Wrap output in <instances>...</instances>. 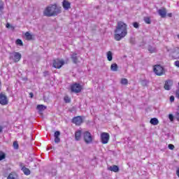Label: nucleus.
I'll list each match as a JSON object with an SVG mask.
<instances>
[{"instance_id": "obj_20", "label": "nucleus", "mask_w": 179, "mask_h": 179, "mask_svg": "<svg viewBox=\"0 0 179 179\" xmlns=\"http://www.w3.org/2000/svg\"><path fill=\"white\" fill-rule=\"evenodd\" d=\"M110 70L113 72H117V71H118V65H117L115 63L112 64L110 66Z\"/></svg>"}, {"instance_id": "obj_3", "label": "nucleus", "mask_w": 179, "mask_h": 179, "mask_svg": "<svg viewBox=\"0 0 179 179\" xmlns=\"http://www.w3.org/2000/svg\"><path fill=\"white\" fill-rule=\"evenodd\" d=\"M83 136L84 142H85L87 145H89L92 143V142H93V136H92V134H90V132L85 131L83 134Z\"/></svg>"}, {"instance_id": "obj_33", "label": "nucleus", "mask_w": 179, "mask_h": 179, "mask_svg": "<svg viewBox=\"0 0 179 179\" xmlns=\"http://www.w3.org/2000/svg\"><path fill=\"white\" fill-rule=\"evenodd\" d=\"M169 119L170 120V121L171 122H173V121H174V115H173V114H169Z\"/></svg>"}, {"instance_id": "obj_35", "label": "nucleus", "mask_w": 179, "mask_h": 179, "mask_svg": "<svg viewBox=\"0 0 179 179\" xmlns=\"http://www.w3.org/2000/svg\"><path fill=\"white\" fill-rule=\"evenodd\" d=\"M168 148H169V149H170V150H174V145H173V144H169V145H168Z\"/></svg>"}, {"instance_id": "obj_40", "label": "nucleus", "mask_w": 179, "mask_h": 179, "mask_svg": "<svg viewBox=\"0 0 179 179\" xmlns=\"http://www.w3.org/2000/svg\"><path fill=\"white\" fill-rule=\"evenodd\" d=\"M3 131V127L0 126V134H2Z\"/></svg>"}, {"instance_id": "obj_30", "label": "nucleus", "mask_w": 179, "mask_h": 179, "mask_svg": "<svg viewBox=\"0 0 179 179\" xmlns=\"http://www.w3.org/2000/svg\"><path fill=\"white\" fill-rule=\"evenodd\" d=\"M13 146L14 149H16V150L19 149V143H17V141H14Z\"/></svg>"}, {"instance_id": "obj_45", "label": "nucleus", "mask_w": 179, "mask_h": 179, "mask_svg": "<svg viewBox=\"0 0 179 179\" xmlns=\"http://www.w3.org/2000/svg\"><path fill=\"white\" fill-rule=\"evenodd\" d=\"M29 95H30V97H31V98L34 96V95L33 94V93H31V92L29 94Z\"/></svg>"}, {"instance_id": "obj_8", "label": "nucleus", "mask_w": 179, "mask_h": 179, "mask_svg": "<svg viewBox=\"0 0 179 179\" xmlns=\"http://www.w3.org/2000/svg\"><path fill=\"white\" fill-rule=\"evenodd\" d=\"M71 90L74 93H80L82 92V85L78 83H74L71 86Z\"/></svg>"}, {"instance_id": "obj_12", "label": "nucleus", "mask_w": 179, "mask_h": 179, "mask_svg": "<svg viewBox=\"0 0 179 179\" xmlns=\"http://www.w3.org/2000/svg\"><path fill=\"white\" fill-rule=\"evenodd\" d=\"M171 86H173V80H168L165 82L164 87L165 90H170V89H171Z\"/></svg>"}, {"instance_id": "obj_42", "label": "nucleus", "mask_w": 179, "mask_h": 179, "mask_svg": "<svg viewBox=\"0 0 179 179\" xmlns=\"http://www.w3.org/2000/svg\"><path fill=\"white\" fill-rule=\"evenodd\" d=\"M176 176L179 178V168L176 171Z\"/></svg>"}, {"instance_id": "obj_24", "label": "nucleus", "mask_w": 179, "mask_h": 179, "mask_svg": "<svg viewBox=\"0 0 179 179\" xmlns=\"http://www.w3.org/2000/svg\"><path fill=\"white\" fill-rule=\"evenodd\" d=\"M25 37L27 40H33V35L30 34V32H26L25 33Z\"/></svg>"}, {"instance_id": "obj_9", "label": "nucleus", "mask_w": 179, "mask_h": 179, "mask_svg": "<svg viewBox=\"0 0 179 179\" xmlns=\"http://www.w3.org/2000/svg\"><path fill=\"white\" fill-rule=\"evenodd\" d=\"M110 140V135L108 133L103 132L101 134V141L103 145L106 143H108V141Z\"/></svg>"}, {"instance_id": "obj_21", "label": "nucleus", "mask_w": 179, "mask_h": 179, "mask_svg": "<svg viewBox=\"0 0 179 179\" xmlns=\"http://www.w3.org/2000/svg\"><path fill=\"white\" fill-rule=\"evenodd\" d=\"M47 108V106H44V105H38L37 106V110L39 111V113H43V111H44V110H45Z\"/></svg>"}, {"instance_id": "obj_38", "label": "nucleus", "mask_w": 179, "mask_h": 179, "mask_svg": "<svg viewBox=\"0 0 179 179\" xmlns=\"http://www.w3.org/2000/svg\"><path fill=\"white\" fill-rule=\"evenodd\" d=\"M174 65L175 66H177V68H179V61H176L174 62Z\"/></svg>"}, {"instance_id": "obj_41", "label": "nucleus", "mask_w": 179, "mask_h": 179, "mask_svg": "<svg viewBox=\"0 0 179 179\" xmlns=\"http://www.w3.org/2000/svg\"><path fill=\"white\" fill-rule=\"evenodd\" d=\"M176 120L177 121H179V113L176 114Z\"/></svg>"}, {"instance_id": "obj_34", "label": "nucleus", "mask_w": 179, "mask_h": 179, "mask_svg": "<svg viewBox=\"0 0 179 179\" xmlns=\"http://www.w3.org/2000/svg\"><path fill=\"white\" fill-rule=\"evenodd\" d=\"M3 10V2L0 3V15L1 13H2V11Z\"/></svg>"}, {"instance_id": "obj_18", "label": "nucleus", "mask_w": 179, "mask_h": 179, "mask_svg": "<svg viewBox=\"0 0 179 179\" xmlns=\"http://www.w3.org/2000/svg\"><path fill=\"white\" fill-rule=\"evenodd\" d=\"M7 179H17V174H16L15 172H11L9 173Z\"/></svg>"}, {"instance_id": "obj_1", "label": "nucleus", "mask_w": 179, "mask_h": 179, "mask_svg": "<svg viewBox=\"0 0 179 179\" xmlns=\"http://www.w3.org/2000/svg\"><path fill=\"white\" fill-rule=\"evenodd\" d=\"M127 27V24L124 22L121 21L117 22V26L115 30V40L116 41H121L128 34Z\"/></svg>"}, {"instance_id": "obj_11", "label": "nucleus", "mask_w": 179, "mask_h": 179, "mask_svg": "<svg viewBox=\"0 0 179 179\" xmlns=\"http://www.w3.org/2000/svg\"><path fill=\"white\" fill-rule=\"evenodd\" d=\"M0 104L1 106H6L8 104V97L4 94H0Z\"/></svg>"}, {"instance_id": "obj_7", "label": "nucleus", "mask_w": 179, "mask_h": 179, "mask_svg": "<svg viewBox=\"0 0 179 179\" xmlns=\"http://www.w3.org/2000/svg\"><path fill=\"white\" fill-rule=\"evenodd\" d=\"M64 64H65V62L64 61V59H56L53 62V66L57 69H59L62 68L63 65Z\"/></svg>"}, {"instance_id": "obj_5", "label": "nucleus", "mask_w": 179, "mask_h": 179, "mask_svg": "<svg viewBox=\"0 0 179 179\" xmlns=\"http://www.w3.org/2000/svg\"><path fill=\"white\" fill-rule=\"evenodd\" d=\"M168 52L172 55L173 58L179 59V48H175L173 50L166 48Z\"/></svg>"}, {"instance_id": "obj_14", "label": "nucleus", "mask_w": 179, "mask_h": 179, "mask_svg": "<svg viewBox=\"0 0 179 179\" xmlns=\"http://www.w3.org/2000/svg\"><path fill=\"white\" fill-rule=\"evenodd\" d=\"M61 132H59V131H57L55 132L54 137L55 143H59V142H61V138H59Z\"/></svg>"}, {"instance_id": "obj_17", "label": "nucleus", "mask_w": 179, "mask_h": 179, "mask_svg": "<svg viewBox=\"0 0 179 179\" xmlns=\"http://www.w3.org/2000/svg\"><path fill=\"white\" fill-rule=\"evenodd\" d=\"M108 170H110V171H113L114 173H118V171H120V168L118 166L114 165L113 166H110Z\"/></svg>"}, {"instance_id": "obj_46", "label": "nucleus", "mask_w": 179, "mask_h": 179, "mask_svg": "<svg viewBox=\"0 0 179 179\" xmlns=\"http://www.w3.org/2000/svg\"><path fill=\"white\" fill-rule=\"evenodd\" d=\"M130 42L131 43V44H134V41L131 40Z\"/></svg>"}, {"instance_id": "obj_47", "label": "nucleus", "mask_w": 179, "mask_h": 179, "mask_svg": "<svg viewBox=\"0 0 179 179\" xmlns=\"http://www.w3.org/2000/svg\"><path fill=\"white\" fill-rule=\"evenodd\" d=\"M1 85H2V83H1V80H0V87H1Z\"/></svg>"}, {"instance_id": "obj_16", "label": "nucleus", "mask_w": 179, "mask_h": 179, "mask_svg": "<svg viewBox=\"0 0 179 179\" xmlns=\"http://www.w3.org/2000/svg\"><path fill=\"white\" fill-rule=\"evenodd\" d=\"M76 141H80V138H82V130H78L75 133Z\"/></svg>"}, {"instance_id": "obj_25", "label": "nucleus", "mask_w": 179, "mask_h": 179, "mask_svg": "<svg viewBox=\"0 0 179 179\" xmlns=\"http://www.w3.org/2000/svg\"><path fill=\"white\" fill-rule=\"evenodd\" d=\"M107 58L108 61H113V52L111 51L107 52Z\"/></svg>"}, {"instance_id": "obj_19", "label": "nucleus", "mask_w": 179, "mask_h": 179, "mask_svg": "<svg viewBox=\"0 0 179 179\" xmlns=\"http://www.w3.org/2000/svg\"><path fill=\"white\" fill-rule=\"evenodd\" d=\"M22 171H23L24 174L25 176H30V169L26 168V166L22 167Z\"/></svg>"}, {"instance_id": "obj_39", "label": "nucleus", "mask_w": 179, "mask_h": 179, "mask_svg": "<svg viewBox=\"0 0 179 179\" xmlns=\"http://www.w3.org/2000/svg\"><path fill=\"white\" fill-rule=\"evenodd\" d=\"M170 101H171V103H173V101H174V96H170Z\"/></svg>"}, {"instance_id": "obj_13", "label": "nucleus", "mask_w": 179, "mask_h": 179, "mask_svg": "<svg viewBox=\"0 0 179 179\" xmlns=\"http://www.w3.org/2000/svg\"><path fill=\"white\" fill-rule=\"evenodd\" d=\"M62 6L64 10H68L71 9V2L68 1V0H64L62 2Z\"/></svg>"}, {"instance_id": "obj_15", "label": "nucleus", "mask_w": 179, "mask_h": 179, "mask_svg": "<svg viewBox=\"0 0 179 179\" xmlns=\"http://www.w3.org/2000/svg\"><path fill=\"white\" fill-rule=\"evenodd\" d=\"M158 14L161 17H166V15H167V11L166 10V8H162L158 10Z\"/></svg>"}, {"instance_id": "obj_37", "label": "nucleus", "mask_w": 179, "mask_h": 179, "mask_svg": "<svg viewBox=\"0 0 179 179\" xmlns=\"http://www.w3.org/2000/svg\"><path fill=\"white\" fill-rule=\"evenodd\" d=\"M176 94L177 99H179V87H178V90H176Z\"/></svg>"}, {"instance_id": "obj_44", "label": "nucleus", "mask_w": 179, "mask_h": 179, "mask_svg": "<svg viewBox=\"0 0 179 179\" xmlns=\"http://www.w3.org/2000/svg\"><path fill=\"white\" fill-rule=\"evenodd\" d=\"M167 16H169V17H171V16H173V14L171 13H169L167 14Z\"/></svg>"}, {"instance_id": "obj_22", "label": "nucleus", "mask_w": 179, "mask_h": 179, "mask_svg": "<svg viewBox=\"0 0 179 179\" xmlns=\"http://www.w3.org/2000/svg\"><path fill=\"white\" fill-rule=\"evenodd\" d=\"M152 125H158L159 124V120L156 117L152 118L150 121Z\"/></svg>"}, {"instance_id": "obj_32", "label": "nucleus", "mask_w": 179, "mask_h": 179, "mask_svg": "<svg viewBox=\"0 0 179 179\" xmlns=\"http://www.w3.org/2000/svg\"><path fill=\"white\" fill-rule=\"evenodd\" d=\"M5 157H6L5 153H3L2 152H0V161L3 160V159H5Z\"/></svg>"}, {"instance_id": "obj_26", "label": "nucleus", "mask_w": 179, "mask_h": 179, "mask_svg": "<svg viewBox=\"0 0 179 179\" xmlns=\"http://www.w3.org/2000/svg\"><path fill=\"white\" fill-rule=\"evenodd\" d=\"M148 51L151 52V54H153V52H156L157 50H156V48L155 47L149 46Z\"/></svg>"}, {"instance_id": "obj_48", "label": "nucleus", "mask_w": 179, "mask_h": 179, "mask_svg": "<svg viewBox=\"0 0 179 179\" xmlns=\"http://www.w3.org/2000/svg\"><path fill=\"white\" fill-rule=\"evenodd\" d=\"M178 108H179V106H178Z\"/></svg>"}, {"instance_id": "obj_43", "label": "nucleus", "mask_w": 179, "mask_h": 179, "mask_svg": "<svg viewBox=\"0 0 179 179\" xmlns=\"http://www.w3.org/2000/svg\"><path fill=\"white\" fill-rule=\"evenodd\" d=\"M6 27H7V29H9V27H10V24L9 23H7Z\"/></svg>"}, {"instance_id": "obj_4", "label": "nucleus", "mask_w": 179, "mask_h": 179, "mask_svg": "<svg viewBox=\"0 0 179 179\" xmlns=\"http://www.w3.org/2000/svg\"><path fill=\"white\" fill-rule=\"evenodd\" d=\"M10 59H12L13 62H19L22 59V54L17 52H13L10 53Z\"/></svg>"}, {"instance_id": "obj_10", "label": "nucleus", "mask_w": 179, "mask_h": 179, "mask_svg": "<svg viewBox=\"0 0 179 179\" xmlns=\"http://www.w3.org/2000/svg\"><path fill=\"white\" fill-rule=\"evenodd\" d=\"M72 122L76 125H80L83 122V119L80 116H77L72 120Z\"/></svg>"}, {"instance_id": "obj_23", "label": "nucleus", "mask_w": 179, "mask_h": 179, "mask_svg": "<svg viewBox=\"0 0 179 179\" xmlns=\"http://www.w3.org/2000/svg\"><path fill=\"white\" fill-rule=\"evenodd\" d=\"M71 59L74 64H78V56L76 53H73L71 55Z\"/></svg>"}, {"instance_id": "obj_29", "label": "nucleus", "mask_w": 179, "mask_h": 179, "mask_svg": "<svg viewBox=\"0 0 179 179\" xmlns=\"http://www.w3.org/2000/svg\"><path fill=\"white\" fill-rule=\"evenodd\" d=\"M120 83L122 85H128V79H127V78H122Z\"/></svg>"}, {"instance_id": "obj_36", "label": "nucleus", "mask_w": 179, "mask_h": 179, "mask_svg": "<svg viewBox=\"0 0 179 179\" xmlns=\"http://www.w3.org/2000/svg\"><path fill=\"white\" fill-rule=\"evenodd\" d=\"M133 26L135 29H138L139 27V24L138 22H134Z\"/></svg>"}, {"instance_id": "obj_31", "label": "nucleus", "mask_w": 179, "mask_h": 179, "mask_svg": "<svg viewBox=\"0 0 179 179\" xmlns=\"http://www.w3.org/2000/svg\"><path fill=\"white\" fill-rule=\"evenodd\" d=\"M64 100L65 103H71V98L68 96H64Z\"/></svg>"}, {"instance_id": "obj_27", "label": "nucleus", "mask_w": 179, "mask_h": 179, "mask_svg": "<svg viewBox=\"0 0 179 179\" xmlns=\"http://www.w3.org/2000/svg\"><path fill=\"white\" fill-rule=\"evenodd\" d=\"M144 22H145V23H147V24H150V23H151L150 17H144Z\"/></svg>"}, {"instance_id": "obj_28", "label": "nucleus", "mask_w": 179, "mask_h": 179, "mask_svg": "<svg viewBox=\"0 0 179 179\" xmlns=\"http://www.w3.org/2000/svg\"><path fill=\"white\" fill-rule=\"evenodd\" d=\"M15 44L22 47L23 45V41H22V40L20 39H17L15 41Z\"/></svg>"}, {"instance_id": "obj_6", "label": "nucleus", "mask_w": 179, "mask_h": 179, "mask_svg": "<svg viewBox=\"0 0 179 179\" xmlns=\"http://www.w3.org/2000/svg\"><path fill=\"white\" fill-rule=\"evenodd\" d=\"M154 72L158 76H162V75H164V69L160 65H155L154 66Z\"/></svg>"}, {"instance_id": "obj_2", "label": "nucleus", "mask_w": 179, "mask_h": 179, "mask_svg": "<svg viewBox=\"0 0 179 179\" xmlns=\"http://www.w3.org/2000/svg\"><path fill=\"white\" fill-rule=\"evenodd\" d=\"M61 13V9L58 8L55 4L50 5L43 11L44 16L51 17V16H57Z\"/></svg>"}]
</instances>
